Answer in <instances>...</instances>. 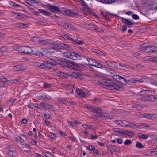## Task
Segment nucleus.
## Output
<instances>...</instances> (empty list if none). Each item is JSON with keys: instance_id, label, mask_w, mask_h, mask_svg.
Masks as SVG:
<instances>
[{"instance_id": "obj_16", "label": "nucleus", "mask_w": 157, "mask_h": 157, "mask_svg": "<svg viewBox=\"0 0 157 157\" xmlns=\"http://www.w3.org/2000/svg\"><path fill=\"white\" fill-rule=\"evenodd\" d=\"M118 82H120L121 84L123 85H125L127 83V81L126 79L121 76H120Z\"/></svg>"}, {"instance_id": "obj_62", "label": "nucleus", "mask_w": 157, "mask_h": 157, "mask_svg": "<svg viewBox=\"0 0 157 157\" xmlns=\"http://www.w3.org/2000/svg\"><path fill=\"white\" fill-rule=\"evenodd\" d=\"M36 55L37 56H43L42 53L39 51H36Z\"/></svg>"}, {"instance_id": "obj_9", "label": "nucleus", "mask_w": 157, "mask_h": 157, "mask_svg": "<svg viewBox=\"0 0 157 157\" xmlns=\"http://www.w3.org/2000/svg\"><path fill=\"white\" fill-rule=\"evenodd\" d=\"M59 49L68 50L72 48L71 45L64 44H59Z\"/></svg>"}, {"instance_id": "obj_5", "label": "nucleus", "mask_w": 157, "mask_h": 157, "mask_svg": "<svg viewBox=\"0 0 157 157\" xmlns=\"http://www.w3.org/2000/svg\"><path fill=\"white\" fill-rule=\"evenodd\" d=\"M46 7L50 11L56 13H60L61 11L59 10V7L56 6H53L49 4L46 6Z\"/></svg>"}, {"instance_id": "obj_31", "label": "nucleus", "mask_w": 157, "mask_h": 157, "mask_svg": "<svg viewBox=\"0 0 157 157\" xmlns=\"http://www.w3.org/2000/svg\"><path fill=\"white\" fill-rule=\"evenodd\" d=\"M13 69L16 71H22L23 70L22 68L21 65H17L14 66L13 67Z\"/></svg>"}, {"instance_id": "obj_63", "label": "nucleus", "mask_w": 157, "mask_h": 157, "mask_svg": "<svg viewBox=\"0 0 157 157\" xmlns=\"http://www.w3.org/2000/svg\"><path fill=\"white\" fill-rule=\"evenodd\" d=\"M0 81L2 82H6L8 81H10V80H8L6 78H0Z\"/></svg>"}, {"instance_id": "obj_57", "label": "nucleus", "mask_w": 157, "mask_h": 157, "mask_svg": "<svg viewBox=\"0 0 157 157\" xmlns=\"http://www.w3.org/2000/svg\"><path fill=\"white\" fill-rule=\"evenodd\" d=\"M94 30H96L97 32H100L101 33L103 32V30L101 28L96 26Z\"/></svg>"}, {"instance_id": "obj_36", "label": "nucleus", "mask_w": 157, "mask_h": 157, "mask_svg": "<svg viewBox=\"0 0 157 157\" xmlns=\"http://www.w3.org/2000/svg\"><path fill=\"white\" fill-rule=\"evenodd\" d=\"M72 41L73 43H76L78 45L82 44L83 43V41L78 40L77 39L76 40H74L73 39V40H71Z\"/></svg>"}, {"instance_id": "obj_32", "label": "nucleus", "mask_w": 157, "mask_h": 157, "mask_svg": "<svg viewBox=\"0 0 157 157\" xmlns=\"http://www.w3.org/2000/svg\"><path fill=\"white\" fill-rule=\"evenodd\" d=\"M31 40L36 42H38L40 40L39 37L36 36L32 37L30 38Z\"/></svg>"}, {"instance_id": "obj_7", "label": "nucleus", "mask_w": 157, "mask_h": 157, "mask_svg": "<svg viewBox=\"0 0 157 157\" xmlns=\"http://www.w3.org/2000/svg\"><path fill=\"white\" fill-rule=\"evenodd\" d=\"M62 25L63 26L64 28L66 29L74 30L75 29L74 26L68 22H64Z\"/></svg>"}, {"instance_id": "obj_26", "label": "nucleus", "mask_w": 157, "mask_h": 157, "mask_svg": "<svg viewBox=\"0 0 157 157\" xmlns=\"http://www.w3.org/2000/svg\"><path fill=\"white\" fill-rule=\"evenodd\" d=\"M63 61V62H68L69 63L72 64L75 66V67L76 68H77L80 67V66L78 65L77 64L75 63L74 62H72L71 61H70V60H68L66 59H64V60ZM77 69H78V68Z\"/></svg>"}, {"instance_id": "obj_19", "label": "nucleus", "mask_w": 157, "mask_h": 157, "mask_svg": "<svg viewBox=\"0 0 157 157\" xmlns=\"http://www.w3.org/2000/svg\"><path fill=\"white\" fill-rule=\"evenodd\" d=\"M122 20L126 24L128 25H132L134 23L130 21L129 20L124 18L123 17L122 18Z\"/></svg>"}, {"instance_id": "obj_13", "label": "nucleus", "mask_w": 157, "mask_h": 157, "mask_svg": "<svg viewBox=\"0 0 157 157\" xmlns=\"http://www.w3.org/2000/svg\"><path fill=\"white\" fill-rule=\"evenodd\" d=\"M105 63L109 67L112 68H116V62L113 61H107L105 62Z\"/></svg>"}, {"instance_id": "obj_18", "label": "nucleus", "mask_w": 157, "mask_h": 157, "mask_svg": "<svg viewBox=\"0 0 157 157\" xmlns=\"http://www.w3.org/2000/svg\"><path fill=\"white\" fill-rule=\"evenodd\" d=\"M79 49L83 51H86L87 50L88 47L86 44L83 42V43L82 44L80 45Z\"/></svg>"}, {"instance_id": "obj_53", "label": "nucleus", "mask_w": 157, "mask_h": 157, "mask_svg": "<svg viewBox=\"0 0 157 157\" xmlns=\"http://www.w3.org/2000/svg\"><path fill=\"white\" fill-rule=\"evenodd\" d=\"M80 75V74L76 72H73L72 75L75 78H77Z\"/></svg>"}, {"instance_id": "obj_55", "label": "nucleus", "mask_w": 157, "mask_h": 157, "mask_svg": "<svg viewBox=\"0 0 157 157\" xmlns=\"http://www.w3.org/2000/svg\"><path fill=\"white\" fill-rule=\"evenodd\" d=\"M51 85L48 83H45L43 86V87L45 88H49L50 87Z\"/></svg>"}, {"instance_id": "obj_35", "label": "nucleus", "mask_w": 157, "mask_h": 157, "mask_svg": "<svg viewBox=\"0 0 157 157\" xmlns=\"http://www.w3.org/2000/svg\"><path fill=\"white\" fill-rule=\"evenodd\" d=\"M16 101V99L15 98H10L7 101V104L10 105H12Z\"/></svg>"}, {"instance_id": "obj_44", "label": "nucleus", "mask_w": 157, "mask_h": 157, "mask_svg": "<svg viewBox=\"0 0 157 157\" xmlns=\"http://www.w3.org/2000/svg\"><path fill=\"white\" fill-rule=\"evenodd\" d=\"M120 76H121L117 75H112V76L114 79L118 82Z\"/></svg>"}, {"instance_id": "obj_37", "label": "nucleus", "mask_w": 157, "mask_h": 157, "mask_svg": "<svg viewBox=\"0 0 157 157\" xmlns=\"http://www.w3.org/2000/svg\"><path fill=\"white\" fill-rule=\"evenodd\" d=\"M125 67L127 68H128V66L125 64H122L121 63L116 62V68H117L118 67Z\"/></svg>"}, {"instance_id": "obj_14", "label": "nucleus", "mask_w": 157, "mask_h": 157, "mask_svg": "<svg viewBox=\"0 0 157 157\" xmlns=\"http://www.w3.org/2000/svg\"><path fill=\"white\" fill-rule=\"evenodd\" d=\"M134 134V133L131 131L123 130V135H125L127 136H133Z\"/></svg>"}, {"instance_id": "obj_24", "label": "nucleus", "mask_w": 157, "mask_h": 157, "mask_svg": "<svg viewBox=\"0 0 157 157\" xmlns=\"http://www.w3.org/2000/svg\"><path fill=\"white\" fill-rule=\"evenodd\" d=\"M9 4L11 6L13 7H19L20 8H22V7L20 6L19 5L17 4L12 1H10L9 2Z\"/></svg>"}, {"instance_id": "obj_40", "label": "nucleus", "mask_w": 157, "mask_h": 157, "mask_svg": "<svg viewBox=\"0 0 157 157\" xmlns=\"http://www.w3.org/2000/svg\"><path fill=\"white\" fill-rule=\"evenodd\" d=\"M39 43L40 44L44 45H47L48 44V42L46 40H40Z\"/></svg>"}, {"instance_id": "obj_6", "label": "nucleus", "mask_w": 157, "mask_h": 157, "mask_svg": "<svg viewBox=\"0 0 157 157\" xmlns=\"http://www.w3.org/2000/svg\"><path fill=\"white\" fill-rule=\"evenodd\" d=\"M157 99V97H155L153 95H144L143 97L139 98L140 100L143 101H154Z\"/></svg>"}, {"instance_id": "obj_21", "label": "nucleus", "mask_w": 157, "mask_h": 157, "mask_svg": "<svg viewBox=\"0 0 157 157\" xmlns=\"http://www.w3.org/2000/svg\"><path fill=\"white\" fill-rule=\"evenodd\" d=\"M148 45H146L145 44H141L139 48V49L141 51H144L146 52V50L147 49Z\"/></svg>"}, {"instance_id": "obj_45", "label": "nucleus", "mask_w": 157, "mask_h": 157, "mask_svg": "<svg viewBox=\"0 0 157 157\" xmlns=\"http://www.w3.org/2000/svg\"><path fill=\"white\" fill-rule=\"evenodd\" d=\"M106 114L104 113L100 112V111L99 112V113H98L97 116H99V117H106Z\"/></svg>"}, {"instance_id": "obj_46", "label": "nucleus", "mask_w": 157, "mask_h": 157, "mask_svg": "<svg viewBox=\"0 0 157 157\" xmlns=\"http://www.w3.org/2000/svg\"><path fill=\"white\" fill-rule=\"evenodd\" d=\"M84 8L82 10L83 11H85L86 12H87L88 13H90V12L89 11V8H88V6H86V5H84Z\"/></svg>"}, {"instance_id": "obj_27", "label": "nucleus", "mask_w": 157, "mask_h": 157, "mask_svg": "<svg viewBox=\"0 0 157 157\" xmlns=\"http://www.w3.org/2000/svg\"><path fill=\"white\" fill-rule=\"evenodd\" d=\"M26 24L22 23H18L16 24L15 26L17 27L25 28Z\"/></svg>"}, {"instance_id": "obj_38", "label": "nucleus", "mask_w": 157, "mask_h": 157, "mask_svg": "<svg viewBox=\"0 0 157 157\" xmlns=\"http://www.w3.org/2000/svg\"><path fill=\"white\" fill-rule=\"evenodd\" d=\"M16 153V152L13 150L9 151L7 154L10 156L14 157L15 156V155Z\"/></svg>"}, {"instance_id": "obj_11", "label": "nucleus", "mask_w": 157, "mask_h": 157, "mask_svg": "<svg viewBox=\"0 0 157 157\" xmlns=\"http://www.w3.org/2000/svg\"><path fill=\"white\" fill-rule=\"evenodd\" d=\"M87 107L90 110H91L92 111L96 113V115H97L100 111L99 110V108L95 107H93L91 106H87Z\"/></svg>"}, {"instance_id": "obj_10", "label": "nucleus", "mask_w": 157, "mask_h": 157, "mask_svg": "<svg viewBox=\"0 0 157 157\" xmlns=\"http://www.w3.org/2000/svg\"><path fill=\"white\" fill-rule=\"evenodd\" d=\"M52 62H44V68H46V67L49 68L50 69L53 68L54 67V63L55 61H52Z\"/></svg>"}, {"instance_id": "obj_56", "label": "nucleus", "mask_w": 157, "mask_h": 157, "mask_svg": "<svg viewBox=\"0 0 157 157\" xmlns=\"http://www.w3.org/2000/svg\"><path fill=\"white\" fill-rule=\"evenodd\" d=\"M58 133L61 136H62L63 137H65V136H67V135L65 133L63 132L61 130H59Z\"/></svg>"}, {"instance_id": "obj_39", "label": "nucleus", "mask_w": 157, "mask_h": 157, "mask_svg": "<svg viewBox=\"0 0 157 157\" xmlns=\"http://www.w3.org/2000/svg\"><path fill=\"white\" fill-rule=\"evenodd\" d=\"M136 147L139 148H142L144 147V146L140 142H137Z\"/></svg>"}, {"instance_id": "obj_49", "label": "nucleus", "mask_w": 157, "mask_h": 157, "mask_svg": "<svg viewBox=\"0 0 157 157\" xmlns=\"http://www.w3.org/2000/svg\"><path fill=\"white\" fill-rule=\"evenodd\" d=\"M113 145H110L108 147L107 150L110 151V153L112 154H113V153L112 151V150L113 149Z\"/></svg>"}, {"instance_id": "obj_52", "label": "nucleus", "mask_w": 157, "mask_h": 157, "mask_svg": "<svg viewBox=\"0 0 157 157\" xmlns=\"http://www.w3.org/2000/svg\"><path fill=\"white\" fill-rule=\"evenodd\" d=\"M46 108H47L48 109H49L51 110L52 109H53V107L52 106L47 103H45V109H46Z\"/></svg>"}, {"instance_id": "obj_54", "label": "nucleus", "mask_w": 157, "mask_h": 157, "mask_svg": "<svg viewBox=\"0 0 157 157\" xmlns=\"http://www.w3.org/2000/svg\"><path fill=\"white\" fill-rule=\"evenodd\" d=\"M31 0V6H33L35 4H38V2L35 0Z\"/></svg>"}, {"instance_id": "obj_33", "label": "nucleus", "mask_w": 157, "mask_h": 157, "mask_svg": "<svg viewBox=\"0 0 157 157\" xmlns=\"http://www.w3.org/2000/svg\"><path fill=\"white\" fill-rule=\"evenodd\" d=\"M133 83H136V82H140L142 83L144 82V80L140 78H136V79H132L131 81Z\"/></svg>"}, {"instance_id": "obj_43", "label": "nucleus", "mask_w": 157, "mask_h": 157, "mask_svg": "<svg viewBox=\"0 0 157 157\" xmlns=\"http://www.w3.org/2000/svg\"><path fill=\"white\" fill-rule=\"evenodd\" d=\"M57 99L59 101L62 103L63 104H65L66 101V99L65 98L61 97L58 98Z\"/></svg>"}, {"instance_id": "obj_61", "label": "nucleus", "mask_w": 157, "mask_h": 157, "mask_svg": "<svg viewBox=\"0 0 157 157\" xmlns=\"http://www.w3.org/2000/svg\"><path fill=\"white\" fill-rule=\"evenodd\" d=\"M98 54H99V55H100L101 56H102V55L105 56L106 55V53L105 52L101 51L99 50V51H98Z\"/></svg>"}, {"instance_id": "obj_15", "label": "nucleus", "mask_w": 157, "mask_h": 157, "mask_svg": "<svg viewBox=\"0 0 157 157\" xmlns=\"http://www.w3.org/2000/svg\"><path fill=\"white\" fill-rule=\"evenodd\" d=\"M112 130L113 132L117 133V134H113L114 135H118V134L123 135V130L121 131L120 129L118 128H113Z\"/></svg>"}, {"instance_id": "obj_28", "label": "nucleus", "mask_w": 157, "mask_h": 157, "mask_svg": "<svg viewBox=\"0 0 157 157\" xmlns=\"http://www.w3.org/2000/svg\"><path fill=\"white\" fill-rule=\"evenodd\" d=\"M19 137L23 142L26 140L27 139L26 136L24 134H21L19 136Z\"/></svg>"}, {"instance_id": "obj_50", "label": "nucleus", "mask_w": 157, "mask_h": 157, "mask_svg": "<svg viewBox=\"0 0 157 157\" xmlns=\"http://www.w3.org/2000/svg\"><path fill=\"white\" fill-rule=\"evenodd\" d=\"M94 145H90L89 147L86 146H85L86 148L89 150H92V149L94 148Z\"/></svg>"}, {"instance_id": "obj_4", "label": "nucleus", "mask_w": 157, "mask_h": 157, "mask_svg": "<svg viewBox=\"0 0 157 157\" xmlns=\"http://www.w3.org/2000/svg\"><path fill=\"white\" fill-rule=\"evenodd\" d=\"M87 60L88 61V62H90V63H92V62L94 63V64H90V65L92 66H94L98 68H105L106 67V66H103L100 63L97 62L94 59H93L90 58H87Z\"/></svg>"}, {"instance_id": "obj_47", "label": "nucleus", "mask_w": 157, "mask_h": 157, "mask_svg": "<svg viewBox=\"0 0 157 157\" xmlns=\"http://www.w3.org/2000/svg\"><path fill=\"white\" fill-rule=\"evenodd\" d=\"M7 50L5 46H3L0 48V53L3 52Z\"/></svg>"}, {"instance_id": "obj_42", "label": "nucleus", "mask_w": 157, "mask_h": 157, "mask_svg": "<svg viewBox=\"0 0 157 157\" xmlns=\"http://www.w3.org/2000/svg\"><path fill=\"white\" fill-rule=\"evenodd\" d=\"M62 37L65 40H73V39L69 37L66 34L63 35L62 36Z\"/></svg>"}, {"instance_id": "obj_48", "label": "nucleus", "mask_w": 157, "mask_h": 157, "mask_svg": "<svg viewBox=\"0 0 157 157\" xmlns=\"http://www.w3.org/2000/svg\"><path fill=\"white\" fill-rule=\"evenodd\" d=\"M150 9L152 10H155L157 9V7L155 4H152L150 6Z\"/></svg>"}, {"instance_id": "obj_51", "label": "nucleus", "mask_w": 157, "mask_h": 157, "mask_svg": "<svg viewBox=\"0 0 157 157\" xmlns=\"http://www.w3.org/2000/svg\"><path fill=\"white\" fill-rule=\"evenodd\" d=\"M10 82L11 83L13 82L15 84H17L20 81L19 79H14L13 80L11 79L10 80Z\"/></svg>"}, {"instance_id": "obj_30", "label": "nucleus", "mask_w": 157, "mask_h": 157, "mask_svg": "<svg viewBox=\"0 0 157 157\" xmlns=\"http://www.w3.org/2000/svg\"><path fill=\"white\" fill-rule=\"evenodd\" d=\"M57 76L62 78H65L66 77V76L65 75V74L59 71H58L57 72Z\"/></svg>"}, {"instance_id": "obj_64", "label": "nucleus", "mask_w": 157, "mask_h": 157, "mask_svg": "<svg viewBox=\"0 0 157 157\" xmlns=\"http://www.w3.org/2000/svg\"><path fill=\"white\" fill-rule=\"evenodd\" d=\"M22 123H23L24 124H27V119L25 118H23V119H22Z\"/></svg>"}, {"instance_id": "obj_59", "label": "nucleus", "mask_w": 157, "mask_h": 157, "mask_svg": "<svg viewBox=\"0 0 157 157\" xmlns=\"http://www.w3.org/2000/svg\"><path fill=\"white\" fill-rule=\"evenodd\" d=\"M128 126H130V127L134 129H135V128H134V127H135V126H136V125L134 124H133V123H129L128 122Z\"/></svg>"}, {"instance_id": "obj_17", "label": "nucleus", "mask_w": 157, "mask_h": 157, "mask_svg": "<svg viewBox=\"0 0 157 157\" xmlns=\"http://www.w3.org/2000/svg\"><path fill=\"white\" fill-rule=\"evenodd\" d=\"M76 92L77 94L82 97L84 98L85 97V94L83 92V90L81 89H76Z\"/></svg>"}, {"instance_id": "obj_23", "label": "nucleus", "mask_w": 157, "mask_h": 157, "mask_svg": "<svg viewBox=\"0 0 157 157\" xmlns=\"http://www.w3.org/2000/svg\"><path fill=\"white\" fill-rule=\"evenodd\" d=\"M34 66L36 67H39L40 68H44V63L36 62L34 63Z\"/></svg>"}, {"instance_id": "obj_34", "label": "nucleus", "mask_w": 157, "mask_h": 157, "mask_svg": "<svg viewBox=\"0 0 157 157\" xmlns=\"http://www.w3.org/2000/svg\"><path fill=\"white\" fill-rule=\"evenodd\" d=\"M154 115L150 114H145L144 115V117L148 119H153Z\"/></svg>"}, {"instance_id": "obj_3", "label": "nucleus", "mask_w": 157, "mask_h": 157, "mask_svg": "<svg viewBox=\"0 0 157 157\" xmlns=\"http://www.w3.org/2000/svg\"><path fill=\"white\" fill-rule=\"evenodd\" d=\"M17 50L20 52L26 54H29L31 52V47L25 46L17 47Z\"/></svg>"}, {"instance_id": "obj_8", "label": "nucleus", "mask_w": 157, "mask_h": 157, "mask_svg": "<svg viewBox=\"0 0 157 157\" xmlns=\"http://www.w3.org/2000/svg\"><path fill=\"white\" fill-rule=\"evenodd\" d=\"M64 12L67 15L72 17H73L75 15H78L79 13L78 12H76L75 13L71 11L70 10L68 9L65 10Z\"/></svg>"}, {"instance_id": "obj_25", "label": "nucleus", "mask_w": 157, "mask_h": 157, "mask_svg": "<svg viewBox=\"0 0 157 157\" xmlns=\"http://www.w3.org/2000/svg\"><path fill=\"white\" fill-rule=\"evenodd\" d=\"M59 44H51L50 47L52 49L57 50L58 49H59Z\"/></svg>"}, {"instance_id": "obj_20", "label": "nucleus", "mask_w": 157, "mask_h": 157, "mask_svg": "<svg viewBox=\"0 0 157 157\" xmlns=\"http://www.w3.org/2000/svg\"><path fill=\"white\" fill-rule=\"evenodd\" d=\"M137 136L143 140L146 139L148 137V136L147 134H145L141 133H139L137 134Z\"/></svg>"}, {"instance_id": "obj_29", "label": "nucleus", "mask_w": 157, "mask_h": 157, "mask_svg": "<svg viewBox=\"0 0 157 157\" xmlns=\"http://www.w3.org/2000/svg\"><path fill=\"white\" fill-rule=\"evenodd\" d=\"M121 126L122 127H127L128 126V122L127 121H126L124 120H121Z\"/></svg>"}, {"instance_id": "obj_2", "label": "nucleus", "mask_w": 157, "mask_h": 157, "mask_svg": "<svg viewBox=\"0 0 157 157\" xmlns=\"http://www.w3.org/2000/svg\"><path fill=\"white\" fill-rule=\"evenodd\" d=\"M63 55L66 58L74 60H81L83 57L74 52H66L64 53Z\"/></svg>"}, {"instance_id": "obj_41", "label": "nucleus", "mask_w": 157, "mask_h": 157, "mask_svg": "<svg viewBox=\"0 0 157 157\" xmlns=\"http://www.w3.org/2000/svg\"><path fill=\"white\" fill-rule=\"evenodd\" d=\"M40 98L44 99H46L48 100H50L51 99V98L49 97H48L47 95H45L44 94H43L40 96Z\"/></svg>"}, {"instance_id": "obj_22", "label": "nucleus", "mask_w": 157, "mask_h": 157, "mask_svg": "<svg viewBox=\"0 0 157 157\" xmlns=\"http://www.w3.org/2000/svg\"><path fill=\"white\" fill-rule=\"evenodd\" d=\"M107 71V74L108 75H110L111 74H114V70L111 68H109L106 67L105 68Z\"/></svg>"}, {"instance_id": "obj_60", "label": "nucleus", "mask_w": 157, "mask_h": 157, "mask_svg": "<svg viewBox=\"0 0 157 157\" xmlns=\"http://www.w3.org/2000/svg\"><path fill=\"white\" fill-rule=\"evenodd\" d=\"M92 151L93 152V153H95L96 155H97L98 153V151L97 149H95V146H94V148L92 149Z\"/></svg>"}, {"instance_id": "obj_58", "label": "nucleus", "mask_w": 157, "mask_h": 157, "mask_svg": "<svg viewBox=\"0 0 157 157\" xmlns=\"http://www.w3.org/2000/svg\"><path fill=\"white\" fill-rule=\"evenodd\" d=\"M131 142V141L130 140L127 139L125 141L124 144L125 145H128L130 144Z\"/></svg>"}, {"instance_id": "obj_12", "label": "nucleus", "mask_w": 157, "mask_h": 157, "mask_svg": "<svg viewBox=\"0 0 157 157\" xmlns=\"http://www.w3.org/2000/svg\"><path fill=\"white\" fill-rule=\"evenodd\" d=\"M156 52V48L155 46L148 45L146 50V52L152 53Z\"/></svg>"}, {"instance_id": "obj_1", "label": "nucleus", "mask_w": 157, "mask_h": 157, "mask_svg": "<svg viewBox=\"0 0 157 157\" xmlns=\"http://www.w3.org/2000/svg\"><path fill=\"white\" fill-rule=\"evenodd\" d=\"M95 83L98 86L111 90H118L122 87L121 84H118L114 82L112 80L105 79H101L95 82Z\"/></svg>"}]
</instances>
